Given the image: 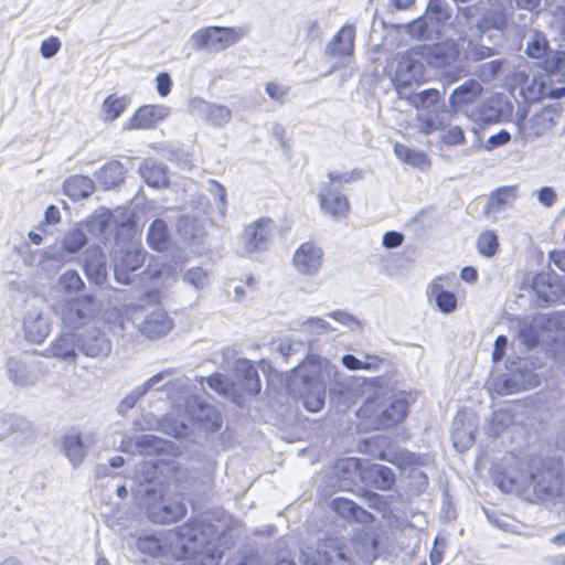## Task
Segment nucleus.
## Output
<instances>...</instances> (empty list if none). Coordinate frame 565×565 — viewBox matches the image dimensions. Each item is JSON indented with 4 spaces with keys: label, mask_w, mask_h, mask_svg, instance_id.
Instances as JSON below:
<instances>
[{
    "label": "nucleus",
    "mask_w": 565,
    "mask_h": 565,
    "mask_svg": "<svg viewBox=\"0 0 565 565\" xmlns=\"http://www.w3.org/2000/svg\"><path fill=\"white\" fill-rule=\"evenodd\" d=\"M87 243L86 233L81 227H74L65 233L62 238V249L68 254H75Z\"/></svg>",
    "instance_id": "de8ad7c7"
},
{
    "label": "nucleus",
    "mask_w": 565,
    "mask_h": 565,
    "mask_svg": "<svg viewBox=\"0 0 565 565\" xmlns=\"http://www.w3.org/2000/svg\"><path fill=\"white\" fill-rule=\"evenodd\" d=\"M458 54L455 44H435L428 49V61L435 67H445L454 63Z\"/></svg>",
    "instance_id": "e433bc0d"
},
{
    "label": "nucleus",
    "mask_w": 565,
    "mask_h": 565,
    "mask_svg": "<svg viewBox=\"0 0 565 565\" xmlns=\"http://www.w3.org/2000/svg\"><path fill=\"white\" fill-rule=\"evenodd\" d=\"M504 64L502 60H493L488 63L480 65L479 75L483 81H492L494 79Z\"/></svg>",
    "instance_id": "774afa93"
},
{
    "label": "nucleus",
    "mask_w": 565,
    "mask_h": 565,
    "mask_svg": "<svg viewBox=\"0 0 565 565\" xmlns=\"http://www.w3.org/2000/svg\"><path fill=\"white\" fill-rule=\"evenodd\" d=\"M127 169L117 160H111L95 172V179L104 190L119 186L126 175Z\"/></svg>",
    "instance_id": "a878e982"
},
{
    "label": "nucleus",
    "mask_w": 565,
    "mask_h": 565,
    "mask_svg": "<svg viewBox=\"0 0 565 565\" xmlns=\"http://www.w3.org/2000/svg\"><path fill=\"white\" fill-rule=\"evenodd\" d=\"M541 337V323L537 319H532L531 321H523L520 324L519 329V338L527 349L534 348L537 345Z\"/></svg>",
    "instance_id": "49530a36"
},
{
    "label": "nucleus",
    "mask_w": 565,
    "mask_h": 565,
    "mask_svg": "<svg viewBox=\"0 0 565 565\" xmlns=\"http://www.w3.org/2000/svg\"><path fill=\"white\" fill-rule=\"evenodd\" d=\"M113 214L110 212H104L92 218L90 228L94 232H98L99 235L106 236L113 231Z\"/></svg>",
    "instance_id": "bf43d9fd"
},
{
    "label": "nucleus",
    "mask_w": 565,
    "mask_h": 565,
    "mask_svg": "<svg viewBox=\"0 0 565 565\" xmlns=\"http://www.w3.org/2000/svg\"><path fill=\"white\" fill-rule=\"evenodd\" d=\"M279 353L285 358H289L296 353L306 352V343L302 341H295L292 339H285L279 343Z\"/></svg>",
    "instance_id": "69168bd1"
},
{
    "label": "nucleus",
    "mask_w": 565,
    "mask_h": 565,
    "mask_svg": "<svg viewBox=\"0 0 565 565\" xmlns=\"http://www.w3.org/2000/svg\"><path fill=\"white\" fill-rule=\"evenodd\" d=\"M22 324L25 339L32 343H42L51 332L50 319L38 309L28 310Z\"/></svg>",
    "instance_id": "f3484780"
},
{
    "label": "nucleus",
    "mask_w": 565,
    "mask_h": 565,
    "mask_svg": "<svg viewBox=\"0 0 565 565\" xmlns=\"http://www.w3.org/2000/svg\"><path fill=\"white\" fill-rule=\"evenodd\" d=\"M8 377L15 384L24 386L29 383L25 364L18 358H9L6 365Z\"/></svg>",
    "instance_id": "3c124183"
},
{
    "label": "nucleus",
    "mask_w": 565,
    "mask_h": 565,
    "mask_svg": "<svg viewBox=\"0 0 565 565\" xmlns=\"http://www.w3.org/2000/svg\"><path fill=\"white\" fill-rule=\"evenodd\" d=\"M274 221L265 217L248 224L239 236L242 253L247 255L266 249L274 236Z\"/></svg>",
    "instance_id": "1a4fd4ad"
},
{
    "label": "nucleus",
    "mask_w": 565,
    "mask_h": 565,
    "mask_svg": "<svg viewBox=\"0 0 565 565\" xmlns=\"http://www.w3.org/2000/svg\"><path fill=\"white\" fill-rule=\"evenodd\" d=\"M479 8L476 6L458 7V12L452 22L455 32L460 39L477 35L476 22L479 20Z\"/></svg>",
    "instance_id": "393cba45"
},
{
    "label": "nucleus",
    "mask_w": 565,
    "mask_h": 565,
    "mask_svg": "<svg viewBox=\"0 0 565 565\" xmlns=\"http://www.w3.org/2000/svg\"><path fill=\"white\" fill-rule=\"evenodd\" d=\"M319 201L321 210L334 220L345 216L349 211L347 196L337 191L331 184H327L320 190Z\"/></svg>",
    "instance_id": "aec40b11"
},
{
    "label": "nucleus",
    "mask_w": 565,
    "mask_h": 565,
    "mask_svg": "<svg viewBox=\"0 0 565 565\" xmlns=\"http://www.w3.org/2000/svg\"><path fill=\"white\" fill-rule=\"evenodd\" d=\"M213 526L191 520L180 526L179 543L183 551L184 565H218L223 550L212 540Z\"/></svg>",
    "instance_id": "f257e3e1"
},
{
    "label": "nucleus",
    "mask_w": 565,
    "mask_h": 565,
    "mask_svg": "<svg viewBox=\"0 0 565 565\" xmlns=\"http://www.w3.org/2000/svg\"><path fill=\"white\" fill-rule=\"evenodd\" d=\"M64 193L73 201L88 198L94 189V181L85 175H72L63 184Z\"/></svg>",
    "instance_id": "c85d7f7f"
},
{
    "label": "nucleus",
    "mask_w": 565,
    "mask_h": 565,
    "mask_svg": "<svg viewBox=\"0 0 565 565\" xmlns=\"http://www.w3.org/2000/svg\"><path fill=\"white\" fill-rule=\"evenodd\" d=\"M172 374L171 369L163 370L153 376L149 377L142 384L136 386L124 399L120 402L118 406V413L125 414L127 411L135 407L137 402L143 397L150 390H170L174 387H185L188 386V379H178L174 382H168L164 385H159L166 377Z\"/></svg>",
    "instance_id": "9d476101"
},
{
    "label": "nucleus",
    "mask_w": 565,
    "mask_h": 565,
    "mask_svg": "<svg viewBox=\"0 0 565 565\" xmlns=\"http://www.w3.org/2000/svg\"><path fill=\"white\" fill-rule=\"evenodd\" d=\"M516 199V190L514 186H502L492 192L484 206L487 214L499 213L512 205Z\"/></svg>",
    "instance_id": "7c9ffc66"
},
{
    "label": "nucleus",
    "mask_w": 565,
    "mask_h": 565,
    "mask_svg": "<svg viewBox=\"0 0 565 565\" xmlns=\"http://www.w3.org/2000/svg\"><path fill=\"white\" fill-rule=\"evenodd\" d=\"M511 420L512 419L510 415L507 413H494L488 426L486 427V431L491 437L499 436L502 430L511 423Z\"/></svg>",
    "instance_id": "052dcab7"
},
{
    "label": "nucleus",
    "mask_w": 565,
    "mask_h": 565,
    "mask_svg": "<svg viewBox=\"0 0 565 565\" xmlns=\"http://www.w3.org/2000/svg\"><path fill=\"white\" fill-rule=\"evenodd\" d=\"M169 228L167 223L161 218H156L148 228L147 242L148 245L157 250L163 252L169 245Z\"/></svg>",
    "instance_id": "c9c22d12"
},
{
    "label": "nucleus",
    "mask_w": 565,
    "mask_h": 565,
    "mask_svg": "<svg viewBox=\"0 0 565 565\" xmlns=\"http://www.w3.org/2000/svg\"><path fill=\"white\" fill-rule=\"evenodd\" d=\"M326 387L320 381H311L302 396L303 406L311 413L319 412L324 405Z\"/></svg>",
    "instance_id": "ea45409f"
},
{
    "label": "nucleus",
    "mask_w": 565,
    "mask_h": 565,
    "mask_svg": "<svg viewBox=\"0 0 565 565\" xmlns=\"http://www.w3.org/2000/svg\"><path fill=\"white\" fill-rule=\"evenodd\" d=\"M546 89L544 81L534 76L531 81L525 79L520 94L526 103H533L543 98L546 95Z\"/></svg>",
    "instance_id": "09e8293b"
},
{
    "label": "nucleus",
    "mask_w": 565,
    "mask_h": 565,
    "mask_svg": "<svg viewBox=\"0 0 565 565\" xmlns=\"http://www.w3.org/2000/svg\"><path fill=\"white\" fill-rule=\"evenodd\" d=\"M425 81L426 67L424 63L412 55L402 56L393 78L394 86L399 96L403 95L402 89L411 87L413 84L419 85Z\"/></svg>",
    "instance_id": "9b49d317"
},
{
    "label": "nucleus",
    "mask_w": 565,
    "mask_h": 565,
    "mask_svg": "<svg viewBox=\"0 0 565 565\" xmlns=\"http://www.w3.org/2000/svg\"><path fill=\"white\" fill-rule=\"evenodd\" d=\"M425 14L429 21L439 30L450 21L452 17V8L447 0H428Z\"/></svg>",
    "instance_id": "4c0bfd02"
},
{
    "label": "nucleus",
    "mask_w": 565,
    "mask_h": 565,
    "mask_svg": "<svg viewBox=\"0 0 565 565\" xmlns=\"http://www.w3.org/2000/svg\"><path fill=\"white\" fill-rule=\"evenodd\" d=\"M205 381L209 387L218 394L226 395L228 393L231 384L227 376L216 373L206 377Z\"/></svg>",
    "instance_id": "338daca9"
},
{
    "label": "nucleus",
    "mask_w": 565,
    "mask_h": 565,
    "mask_svg": "<svg viewBox=\"0 0 565 565\" xmlns=\"http://www.w3.org/2000/svg\"><path fill=\"white\" fill-rule=\"evenodd\" d=\"M369 478L380 490H390L395 483L393 470L384 465H372L369 469Z\"/></svg>",
    "instance_id": "c03bdc74"
},
{
    "label": "nucleus",
    "mask_w": 565,
    "mask_h": 565,
    "mask_svg": "<svg viewBox=\"0 0 565 565\" xmlns=\"http://www.w3.org/2000/svg\"><path fill=\"white\" fill-rule=\"evenodd\" d=\"M78 351L89 358H107L111 352V341L99 328L85 330L77 337Z\"/></svg>",
    "instance_id": "4468645a"
},
{
    "label": "nucleus",
    "mask_w": 565,
    "mask_h": 565,
    "mask_svg": "<svg viewBox=\"0 0 565 565\" xmlns=\"http://www.w3.org/2000/svg\"><path fill=\"white\" fill-rule=\"evenodd\" d=\"M383 363V359L376 355H364V359H359L353 354H344L342 356V364L348 370H366V371H379Z\"/></svg>",
    "instance_id": "37998d69"
},
{
    "label": "nucleus",
    "mask_w": 565,
    "mask_h": 565,
    "mask_svg": "<svg viewBox=\"0 0 565 565\" xmlns=\"http://www.w3.org/2000/svg\"><path fill=\"white\" fill-rule=\"evenodd\" d=\"M65 456L73 467H78L86 456V444L79 434H67L63 439Z\"/></svg>",
    "instance_id": "f704fd0d"
},
{
    "label": "nucleus",
    "mask_w": 565,
    "mask_h": 565,
    "mask_svg": "<svg viewBox=\"0 0 565 565\" xmlns=\"http://www.w3.org/2000/svg\"><path fill=\"white\" fill-rule=\"evenodd\" d=\"M431 295L435 297V302L438 309L444 313H450L457 308V298L455 294L444 290L441 286L435 284L431 287Z\"/></svg>",
    "instance_id": "8fccbe9b"
},
{
    "label": "nucleus",
    "mask_w": 565,
    "mask_h": 565,
    "mask_svg": "<svg viewBox=\"0 0 565 565\" xmlns=\"http://www.w3.org/2000/svg\"><path fill=\"white\" fill-rule=\"evenodd\" d=\"M139 174L151 188L159 189L168 184L166 167L154 161H146L141 164Z\"/></svg>",
    "instance_id": "72a5a7b5"
},
{
    "label": "nucleus",
    "mask_w": 565,
    "mask_h": 565,
    "mask_svg": "<svg viewBox=\"0 0 565 565\" xmlns=\"http://www.w3.org/2000/svg\"><path fill=\"white\" fill-rule=\"evenodd\" d=\"M332 510L347 520H352L362 524H369L374 521V516L365 509L358 505L354 501L338 497L331 501Z\"/></svg>",
    "instance_id": "b1692460"
},
{
    "label": "nucleus",
    "mask_w": 565,
    "mask_h": 565,
    "mask_svg": "<svg viewBox=\"0 0 565 565\" xmlns=\"http://www.w3.org/2000/svg\"><path fill=\"white\" fill-rule=\"evenodd\" d=\"M178 231L185 239H194L200 234V228L192 216L184 215L178 221Z\"/></svg>",
    "instance_id": "e2e57ef3"
},
{
    "label": "nucleus",
    "mask_w": 565,
    "mask_h": 565,
    "mask_svg": "<svg viewBox=\"0 0 565 565\" xmlns=\"http://www.w3.org/2000/svg\"><path fill=\"white\" fill-rule=\"evenodd\" d=\"M137 445L141 448V452L150 455L164 451L167 443L164 439L154 435H142L138 438Z\"/></svg>",
    "instance_id": "13d9d810"
},
{
    "label": "nucleus",
    "mask_w": 565,
    "mask_h": 565,
    "mask_svg": "<svg viewBox=\"0 0 565 565\" xmlns=\"http://www.w3.org/2000/svg\"><path fill=\"white\" fill-rule=\"evenodd\" d=\"M303 565H353V555L349 546L334 542L303 555Z\"/></svg>",
    "instance_id": "f8f14e48"
},
{
    "label": "nucleus",
    "mask_w": 565,
    "mask_h": 565,
    "mask_svg": "<svg viewBox=\"0 0 565 565\" xmlns=\"http://www.w3.org/2000/svg\"><path fill=\"white\" fill-rule=\"evenodd\" d=\"M138 548L143 554L157 556L162 551V544L156 536H145L138 540Z\"/></svg>",
    "instance_id": "0e129e2a"
},
{
    "label": "nucleus",
    "mask_w": 565,
    "mask_h": 565,
    "mask_svg": "<svg viewBox=\"0 0 565 565\" xmlns=\"http://www.w3.org/2000/svg\"><path fill=\"white\" fill-rule=\"evenodd\" d=\"M523 40L525 41L524 52L530 58L542 60L543 63L554 52L550 49L546 35L541 31L531 30Z\"/></svg>",
    "instance_id": "bb28decb"
},
{
    "label": "nucleus",
    "mask_w": 565,
    "mask_h": 565,
    "mask_svg": "<svg viewBox=\"0 0 565 565\" xmlns=\"http://www.w3.org/2000/svg\"><path fill=\"white\" fill-rule=\"evenodd\" d=\"M50 352L53 356L68 360L76 356L78 350L77 335L72 332H62L50 345Z\"/></svg>",
    "instance_id": "c756f323"
},
{
    "label": "nucleus",
    "mask_w": 565,
    "mask_h": 565,
    "mask_svg": "<svg viewBox=\"0 0 565 565\" xmlns=\"http://www.w3.org/2000/svg\"><path fill=\"white\" fill-rule=\"evenodd\" d=\"M55 311L65 328L77 330L97 317L98 307L93 296L85 295L57 303Z\"/></svg>",
    "instance_id": "0eeeda50"
},
{
    "label": "nucleus",
    "mask_w": 565,
    "mask_h": 565,
    "mask_svg": "<svg viewBox=\"0 0 565 565\" xmlns=\"http://www.w3.org/2000/svg\"><path fill=\"white\" fill-rule=\"evenodd\" d=\"M354 26L345 24L326 45L324 52L329 56H350L354 52Z\"/></svg>",
    "instance_id": "5701e85b"
},
{
    "label": "nucleus",
    "mask_w": 565,
    "mask_h": 565,
    "mask_svg": "<svg viewBox=\"0 0 565 565\" xmlns=\"http://www.w3.org/2000/svg\"><path fill=\"white\" fill-rule=\"evenodd\" d=\"M498 246V236L492 231H486L478 237L477 247L484 257H492L497 253Z\"/></svg>",
    "instance_id": "4d7b16f0"
},
{
    "label": "nucleus",
    "mask_w": 565,
    "mask_h": 565,
    "mask_svg": "<svg viewBox=\"0 0 565 565\" xmlns=\"http://www.w3.org/2000/svg\"><path fill=\"white\" fill-rule=\"evenodd\" d=\"M170 108L163 105H145L140 107L127 124L128 129H150L166 119Z\"/></svg>",
    "instance_id": "6ab92c4d"
},
{
    "label": "nucleus",
    "mask_w": 565,
    "mask_h": 565,
    "mask_svg": "<svg viewBox=\"0 0 565 565\" xmlns=\"http://www.w3.org/2000/svg\"><path fill=\"white\" fill-rule=\"evenodd\" d=\"M561 116V104L554 103L540 109L530 110L527 115L518 114V129L521 138L533 141L548 132Z\"/></svg>",
    "instance_id": "39448f33"
},
{
    "label": "nucleus",
    "mask_w": 565,
    "mask_h": 565,
    "mask_svg": "<svg viewBox=\"0 0 565 565\" xmlns=\"http://www.w3.org/2000/svg\"><path fill=\"white\" fill-rule=\"evenodd\" d=\"M337 477L343 482L355 483L363 478L361 460L359 458H341L334 466Z\"/></svg>",
    "instance_id": "473e14b6"
},
{
    "label": "nucleus",
    "mask_w": 565,
    "mask_h": 565,
    "mask_svg": "<svg viewBox=\"0 0 565 565\" xmlns=\"http://www.w3.org/2000/svg\"><path fill=\"white\" fill-rule=\"evenodd\" d=\"M542 68L550 75H562L565 78V51L553 52L543 62Z\"/></svg>",
    "instance_id": "5fc2aeb1"
},
{
    "label": "nucleus",
    "mask_w": 565,
    "mask_h": 565,
    "mask_svg": "<svg viewBox=\"0 0 565 565\" xmlns=\"http://www.w3.org/2000/svg\"><path fill=\"white\" fill-rule=\"evenodd\" d=\"M198 110L201 119L214 127H223L232 118V110L224 105L201 100Z\"/></svg>",
    "instance_id": "cd10ccee"
},
{
    "label": "nucleus",
    "mask_w": 565,
    "mask_h": 565,
    "mask_svg": "<svg viewBox=\"0 0 565 565\" xmlns=\"http://www.w3.org/2000/svg\"><path fill=\"white\" fill-rule=\"evenodd\" d=\"M58 287L67 292L74 294L82 291L85 288V282L77 273V270L68 269L58 277Z\"/></svg>",
    "instance_id": "864d4df0"
},
{
    "label": "nucleus",
    "mask_w": 565,
    "mask_h": 565,
    "mask_svg": "<svg viewBox=\"0 0 565 565\" xmlns=\"http://www.w3.org/2000/svg\"><path fill=\"white\" fill-rule=\"evenodd\" d=\"M451 439L455 448L462 451L472 446L475 441V435L469 428L459 427L458 422L455 420Z\"/></svg>",
    "instance_id": "6e6d98bb"
},
{
    "label": "nucleus",
    "mask_w": 565,
    "mask_h": 565,
    "mask_svg": "<svg viewBox=\"0 0 565 565\" xmlns=\"http://www.w3.org/2000/svg\"><path fill=\"white\" fill-rule=\"evenodd\" d=\"M533 287H534V290H535L537 297L543 302L552 303L557 300L558 296H557L556 291L554 290V287L551 284L545 282L543 277H539L537 279H535Z\"/></svg>",
    "instance_id": "680f3d73"
},
{
    "label": "nucleus",
    "mask_w": 565,
    "mask_h": 565,
    "mask_svg": "<svg viewBox=\"0 0 565 565\" xmlns=\"http://www.w3.org/2000/svg\"><path fill=\"white\" fill-rule=\"evenodd\" d=\"M146 250L137 242H128L114 252V275L117 282L129 285L135 280L136 271L146 260Z\"/></svg>",
    "instance_id": "6e6552de"
},
{
    "label": "nucleus",
    "mask_w": 565,
    "mask_h": 565,
    "mask_svg": "<svg viewBox=\"0 0 565 565\" xmlns=\"http://www.w3.org/2000/svg\"><path fill=\"white\" fill-rule=\"evenodd\" d=\"M534 481V476L530 475H519L513 477H508L507 475L499 476L497 478V484L503 492H519L527 487H530Z\"/></svg>",
    "instance_id": "a18cd8bd"
},
{
    "label": "nucleus",
    "mask_w": 565,
    "mask_h": 565,
    "mask_svg": "<svg viewBox=\"0 0 565 565\" xmlns=\"http://www.w3.org/2000/svg\"><path fill=\"white\" fill-rule=\"evenodd\" d=\"M131 491L140 508L146 510L149 520L154 523L175 522L186 513V507L182 502L163 500V487L156 480L139 479Z\"/></svg>",
    "instance_id": "f03ea898"
},
{
    "label": "nucleus",
    "mask_w": 565,
    "mask_h": 565,
    "mask_svg": "<svg viewBox=\"0 0 565 565\" xmlns=\"http://www.w3.org/2000/svg\"><path fill=\"white\" fill-rule=\"evenodd\" d=\"M245 34L243 28L206 26L194 32L189 41L196 51L221 52L236 44Z\"/></svg>",
    "instance_id": "423d86ee"
},
{
    "label": "nucleus",
    "mask_w": 565,
    "mask_h": 565,
    "mask_svg": "<svg viewBox=\"0 0 565 565\" xmlns=\"http://www.w3.org/2000/svg\"><path fill=\"white\" fill-rule=\"evenodd\" d=\"M84 270L89 281L103 285L107 280V257L99 247L85 252Z\"/></svg>",
    "instance_id": "412c9836"
},
{
    "label": "nucleus",
    "mask_w": 565,
    "mask_h": 565,
    "mask_svg": "<svg viewBox=\"0 0 565 565\" xmlns=\"http://www.w3.org/2000/svg\"><path fill=\"white\" fill-rule=\"evenodd\" d=\"M401 98L418 110L416 116V127L422 134L430 135L438 130L443 113H448V108L441 104V94L436 88H427L417 93L402 95Z\"/></svg>",
    "instance_id": "20e7f679"
},
{
    "label": "nucleus",
    "mask_w": 565,
    "mask_h": 565,
    "mask_svg": "<svg viewBox=\"0 0 565 565\" xmlns=\"http://www.w3.org/2000/svg\"><path fill=\"white\" fill-rule=\"evenodd\" d=\"M513 105L511 100L503 96L497 95L489 98L481 108L480 116L483 122H500L511 116Z\"/></svg>",
    "instance_id": "4be33fe9"
},
{
    "label": "nucleus",
    "mask_w": 565,
    "mask_h": 565,
    "mask_svg": "<svg viewBox=\"0 0 565 565\" xmlns=\"http://www.w3.org/2000/svg\"><path fill=\"white\" fill-rule=\"evenodd\" d=\"M482 86L477 79H468L457 86L449 96L448 113H458L463 107L475 104L482 94Z\"/></svg>",
    "instance_id": "a211bd4d"
},
{
    "label": "nucleus",
    "mask_w": 565,
    "mask_h": 565,
    "mask_svg": "<svg viewBox=\"0 0 565 565\" xmlns=\"http://www.w3.org/2000/svg\"><path fill=\"white\" fill-rule=\"evenodd\" d=\"M185 409L193 420L202 424L206 429L217 430L221 427L220 415L215 407L199 396H190L185 401Z\"/></svg>",
    "instance_id": "dca6fc26"
},
{
    "label": "nucleus",
    "mask_w": 565,
    "mask_h": 565,
    "mask_svg": "<svg viewBox=\"0 0 565 565\" xmlns=\"http://www.w3.org/2000/svg\"><path fill=\"white\" fill-rule=\"evenodd\" d=\"M393 151L399 161L412 167L423 169L429 166L428 157L423 151L411 149L398 142L394 145Z\"/></svg>",
    "instance_id": "79ce46f5"
},
{
    "label": "nucleus",
    "mask_w": 565,
    "mask_h": 565,
    "mask_svg": "<svg viewBox=\"0 0 565 565\" xmlns=\"http://www.w3.org/2000/svg\"><path fill=\"white\" fill-rule=\"evenodd\" d=\"M322 249L315 243L301 244L295 252L292 263L297 271L303 275H315L322 265Z\"/></svg>",
    "instance_id": "2eb2a0df"
},
{
    "label": "nucleus",
    "mask_w": 565,
    "mask_h": 565,
    "mask_svg": "<svg viewBox=\"0 0 565 565\" xmlns=\"http://www.w3.org/2000/svg\"><path fill=\"white\" fill-rule=\"evenodd\" d=\"M180 277L183 284L196 291L205 289L210 285V274L202 266L180 268Z\"/></svg>",
    "instance_id": "58836bf2"
},
{
    "label": "nucleus",
    "mask_w": 565,
    "mask_h": 565,
    "mask_svg": "<svg viewBox=\"0 0 565 565\" xmlns=\"http://www.w3.org/2000/svg\"><path fill=\"white\" fill-rule=\"evenodd\" d=\"M507 15L503 10L490 9L476 22L477 35L482 36L484 33L493 30L502 33L507 25Z\"/></svg>",
    "instance_id": "2f4dec72"
},
{
    "label": "nucleus",
    "mask_w": 565,
    "mask_h": 565,
    "mask_svg": "<svg viewBox=\"0 0 565 565\" xmlns=\"http://www.w3.org/2000/svg\"><path fill=\"white\" fill-rule=\"evenodd\" d=\"M174 327L173 319L161 307L148 311L139 323V331L148 339L156 340L166 337Z\"/></svg>",
    "instance_id": "ddd939ff"
},
{
    "label": "nucleus",
    "mask_w": 565,
    "mask_h": 565,
    "mask_svg": "<svg viewBox=\"0 0 565 565\" xmlns=\"http://www.w3.org/2000/svg\"><path fill=\"white\" fill-rule=\"evenodd\" d=\"M129 102V97L126 96H108L103 103V110L106 115V118L109 120L117 119L126 110Z\"/></svg>",
    "instance_id": "603ef678"
},
{
    "label": "nucleus",
    "mask_w": 565,
    "mask_h": 565,
    "mask_svg": "<svg viewBox=\"0 0 565 565\" xmlns=\"http://www.w3.org/2000/svg\"><path fill=\"white\" fill-rule=\"evenodd\" d=\"M407 412L408 403L403 397L388 399L371 397L361 405L356 415L372 428L385 429L401 423Z\"/></svg>",
    "instance_id": "7ed1b4c3"
},
{
    "label": "nucleus",
    "mask_w": 565,
    "mask_h": 565,
    "mask_svg": "<svg viewBox=\"0 0 565 565\" xmlns=\"http://www.w3.org/2000/svg\"><path fill=\"white\" fill-rule=\"evenodd\" d=\"M404 29L408 35L417 40L433 39L439 32L426 14L406 23Z\"/></svg>",
    "instance_id": "a19ab883"
}]
</instances>
